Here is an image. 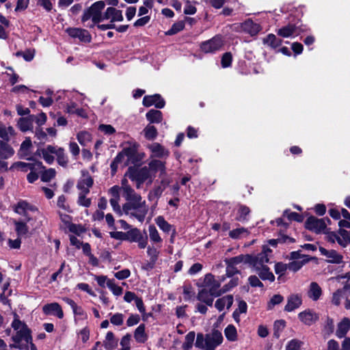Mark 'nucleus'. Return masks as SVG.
<instances>
[{
	"mask_svg": "<svg viewBox=\"0 0 350 350\" xmlns=\"http://www.w3.org/2000/svg\"><path fill=\"white\" fill-rule=\"evenodd\" d=\"M156 224L165 233H170L171 231H174L172 226L161 216H159L156 219Z\"/></svg>",
	"mask_w": 350,
	"mask_h": 350,
	"instance_id": "nucleus-36",
	"label": "nucleus"
},
{
	"mask_svg": "<svg viewBox=\"0 0 350 350\" xmlns=\"http://www.w3.org/2000/svg\"><path fill=\"white\" fill-rule=\"evenodd\" d=\"M223 341L221 334L217 331L204 336L198 334L196 341V346L203 350H215L216 347Z\"/></svg>",
	"mask_w": 350,
	"mask_h": 350,
	"instance_id": "nucleus-4",
	"label": "nucleus"
},
{
	"mask_svg": "<svg viewBox=\"0 0 350 350\" xmlns=\"http://www.w3.org/2000/svg\"><path fill=\"white\" fill-rule=\"evenodd\" d=\"M241 29L251 36L256 35L261 29L260 25L254 23L251 19H247L240 24Z\"/></svg>",
	"mask_w": 350,
	"mask_h": 350,
	"instance_id": "nucleus-21",
	"label": "nucleus"
},
{
	"mask_svg": "<svg viewBox=\"0 0 350 350\" xmlns=\"http://www.w3.org/2000/svg\"><path fill=\"white\" fill-rule=\"evenodd\" d=\"M263 43L272 48H277L282 44V40L277 38L274 34L270 33L263 39Z\"/></svg>",
	"mask_w": 350,
	"mask_h": 350,
	"instance_id": "nucleus-39",
	"label": "nucleus"
},
{
	"mask_svg": "<svg viewBox=\"0 0 350 350\" xmlns=\"http://www.w3.org/2000/svg\"><path fill=\"white\" fill-rule=\"evenodd\" d=\"M103 342L107 349H114L118 345V340L115 339L114 335L111 332L107 333L105 340Z\"/></svg>",
	"mask_w": 350,
	"mask_h": 350,
	"instance_id": "nucleus-37",
	"label": "nucleus"
},
{
	"mask_svg": "<svg viewBox=\"0 0 350 350\" xmlns=\"http://www.w3.org/2000/svg\"><path fill=\"white\" fill-rule=\"evenodd\" d=\"M31 117L33 122H35L38 126L43 125L46 121V116L43 112L37 116L31 115Z\"/></svg>",
	"mask_w": 350,
	"mask_h": 350,
	"instance_id": "nucleus-56",
	"label": "nucleus"
},
{
	"mask_svg": "<svg viewBox=\"0 0 350 350\" xmlns=\"http://www.w3.org/2000/svg\"><path fill=\"white\" fill-rule=\"evenodd\" d=\"M273 326L275 332L274 334L278 337L280 332L284 329L286 326V322L284 320H278L275 321Z\"/></svg>",
	"mask_w": 350,
	"mask_h": 350,
	"instance_id": "nucleus-58",
	"label": "nucleus"
},
{
	"mask_svg": "<svg viewBox=\"0 0 350 350\" xmlns=\"http://www.w3.org/2000/svg\"><path fill=\"white\" fill-rule=\"evenodd\" d=\"M196 12V8L189 1H186L185 6L184 8V13L185 14H194Z\"/></svg>",
	"mask_w": 350,
	"mask_h": 350,
	"instance_id": "nucleus-63",
	"label": "nucleus"
},
{
	"mask_svg": "<svg viewBox=\"0 0 350 350\" xmlns=\"http://www.w3.org/2000/svg\"><path fill=\"white\" fill-rule=\"evenodd\" d=\"M272 251L267 245L262 247V252L257 255H239L225 260L226 263L237 265L240 263L248 264L262 280L273 282L275 276L267 266Z\"/></svg>",
	"mask_w": 350,
	"mask_h": 350,
	"instance_id": "nucleus-1",
	"label": "nucleus"
},
{
	"mask_svg": "<svg viewBox=\"0 0 350 350\" xmlns=\"http://www.w3.org/2000/svg\"><path fill=\"white\" fill-rule=\"evenodd\" d=\"M245 232H247L246 229L244 228H240L231 230L229 232V235L232 239H239L241 237V234Z\"/></svg>",
	"mask_w": 350,
	"mask_h": 350,
	"instance_id": "nucleus-64",
	"label": "nucleus"
},
{
	"mask_svg": "<svg viewBox=\"0 0 350 350\" xmlns=\"http://www.w3.org/2000/svg\"><path fill=\"white\" fill-rule=\"evenodd\" d=\"M224 334L226 338L230 341H234L237 338V329L232 325H228L226 327Z\"/></svg>",
	"mask_w": 350,
	"mask_h": 350,
	"instance_id": "nucleus-41",
	"label": "nucleus"
},
{
	"mask_svg": "<svg viewBox=\"0 0 350 350\" xmlns=\"http://www.w3.org/2000/svg\"><path fill=\"white\" fill-rule=\"evenodd\" d=\"M224 44V40L221 36H215L212 39L204 42L200 45L201 50L206 53H215L219 51Z\"/></svg>",
	"mask_w": 350,
	"mask_h": 350,
	"instance_id": "nucleus-12",
	"label": "nucleus"
},
{
	"mask_svg": "<svg viewBox=\"0 0 350 350\" xmlns=\"http://www.w3.org/2000/svg\"><path fill=\"white\" fill-rule=\"evenodd\" d=\"M107 286L116 296L120 295L122 293V287L116 285L113 280H107Z\"/></svg>",
	"mask_w": 350,
	"mask_h": 350,
	"instance_id": "nucleus-52",
	"label": "nucleus"
},
{
	"mask_svg": "<svg viewBox=\"0 0 350 350\" xmlns=\"http://www.w3.org/2000/svg\"><path fill=\"white\" fill-rule=\"evenodd\" d=\"M15 230L18 236L25 235L29 231L28 226L25 222L14 221Z\"/></svg>",
	"mask_w": 350,
	"mask_h": 350,
	"instance_id": "nucleus-43",
	"label": "nucleus"
},
{
	"mask_svg": "<svg viewBox=\"0 0 350 350\" xmlns=\"http://www.w3.org/2000/svg\"><path fill=\"white\" fill-rule=\"evenodd\" d=\"M319 251L329 262L339 264L342 261V256L334 250H327L321 247Z\"/></svg>",
	"mask_w": 350,
	"mask_h": 350,
	"instance_id": "nucleus-20",
	"label": "nucleus"
},
{
	"mask_svg": "<svg viewBox=\"0 0 350 350\" xmlns=\"http://www.w3.org/2000/svg\"><path fill=\"white\" fill-rule=\"evenodd\" d=\"M57 206L59 208H61L68 212H71V211L70 210V206L66 204V199L65 196L63 195L59 196L58 200H57Z\"/></svg>",
	"mask_w": 350,
	"mask_h": 350,
	"instance_id": "nucleus-61",
	"label": "nucleus"
},
{
	"mask_svg": "<svg viewBox=\"0 0 350 350\" xmlns=\"http://www.w3.org/2000/svg\"><path fill=\"white\" fill-rule=\"evenodd\" d=\"M18 126L23 132L33 129V121L31 115L26 118H21L18 121Z\"/></svg>",
	"mask_w": 350,
	"mask_h": 350,
	"instance_id": "nucleus-33",
	"label": "nucleus"
},
{
	"mask_svg": "<svg viewBox=\"0 0 350 350\" xmlns=\"http://www.w3.org/2000/svg\"><path fill=\"white\" fill-rule=\"evenodd\" d=\"M250 212L249 207L245 205H239L237 210V219L239 221L246 220Z\"/></svg>",
	"mask_w": 350,
	"mask_h": 350,
	"instance_id": "nucleus-45",
	"label": "nucleus"
},
{
	"mask_svg": "<svg viewBox=\"0 0 350 350\" xmlns=\"http://www.w3.org/2000/svg\"><path fill=\"white\" fill-rule=\"evenodd\" d=\"M299 319L306 325H311L319 319V315L311 310H306L298 314Z\"/></svg>",
	"mask_w": 350,
	"mask_h": 350,
	"instance_id": "nucleus-18",
	"label": "nucleus"
},
{
	"mask_svg": "<svg viewBox=\"0 0 350 350\" xmlns=\"http://www.w3.org/2000/svg\"><path fill=\"white\" fill-rule=\"evenodd\" d=\"M88 193H78V200L77 204L79 206H82L84 207H89L91 205L92 200L90 198H87L86 195Z\"/></svg>",
	"mask_w": 350,
	"mask_h": 350,
	"instance_id": "nucleus-50",
	"label": "nucleus"
},
{
	"mask_svg": "<svg viewBox=\"0 0 350 350\" xmlns=\"http://www.w3.org/2000/svg\"><path fill=\"white\" fill-rule=\"evenodd\" d=\"M55 154L57 157L58 163L62 166H66L68 163V159L64 153V150L62 148H57Z\"/></svg>",
	"mask_w": 350,
	"mask_h": 350,
	"instance_id": "nucleus-42",
	"label": "nucleus"
},
{
	"mask_svg": "<svg viewBox=\"0 0 350 350\" xmlns=\"http://www.w3.org/2000/svg\"><path fill=\"white\" fill-rule=\"evenodd\" d=\"M327 221L329 219H327ZM305 226L307 229L316 233L325 232L327 226L326 219L311 216L307 219Z\"/></svg>",
	"mask_w": 350,
	"mask_h": 350,
	"instance_id": "nucleus-11",
	"label": "nucleus"
},
{
	"mask_svg": "<svg viewBox=\"0 0 350 350\" xmlns=\"http://www.w3.org/2000/svg\"><path fill=\"white\" fill-rule=\"evenodd\" d=\"M169 154V152L165 150L163 146L160 144H154V157L157 156L159 157H164Z\"/></svg>",
	"mask_w": 350,
	"mask_h": 350,
	"instance_id": "nucleus-57",
	"label": "nucleus"
},
{
	"mask_svg": "<svg viewBox=\"0 0 350 350\" xmlns=\"http://www.w3.org/2000/svg\"><path fill=\"white\" fill-rule=\"evenodd\" d=\"M110 20L111 23L123 21L122 11L113 7H109L104 12V20Z\"/></svg>",
	"mask_w": 350,
	"mask_h": 350,
	"instance_id": "nucleus-19",
	"label": "nucleus"
},
{
	"mask_svg": "<svg viewBox=\"0 0 350 350\" xmlns=\"http://www.w3.org/2000/svg\"><path fill=\"white\" fill-rule=\"evenodd\" d=\"M322 294V288L317 282H312L310 284L307 295L310 299L316 301L321 298Z\"/></svg>",
	"mask_w": 350,
	"mask_h": 350,
	"instance_id": "nucleus-23",
	"label": "nucleus"
},
{
	"mask_svg": "<svg viewBox=\"0 0 350 350\" xmlns=\"http://www.w3.org/2000/svg\"><path fill=\"white\" fill-rule=\"evenodd\" d=\"M216 296L213 295L211 292L207 291L204 288H202L198 293L197 298L199 301L205 303L208 306H212L214 297Z\"/></svg>",
	"mask_w": 350,
	"mask_h": 350,
	"instance_id": "nucleus-29",
	"label": "nucleus"
},
{
	"mask_svg": "<svg viewBox=\"0 0 350 350\" xmlns=\"http://www.w3.org/2000/svg\"><path fill=\"white\" fill-rule=\"evenodd\" d=\"M138 146L135 144L130 145L129 147L124 148L120 154H124V157H127V165L132 163L135 165H138L144 158V153L137 152Z\"/></svg>",
	"mask_w": 350,
	"mask_h": 350,
	"instance_id": "nucleus-8",
	"label": "nucleus"
},
{
	"mask_svg": "<svg viewBox=\"0 0 350 350\" xmlns=\"http://www.w3.org/2000/svg\"><path fill=\"white\" fill-rule=\"evenodd\" d=\"M302 303L300 296L297 295H292L288 297L287 304L284 307V310L287 312H292L298 308Z\"/></svg>",
	"mask_w": 350,
	"mask_h": 350,
	"instance_id": "nucleus-25",
	"label": "nucleus"
},
{
	"mask_svg": "<svg viewBox=\"0 0 350 350\" xmlns=\"http://www.w3.org/2000/svg\"><path fill=\"white\" fill-rule=\"evenodd\" d=\"M195 339V333L193 332H189L185 339V342L183 345V350H190L193 347V343Z\"/></svg>",
	"mask_w": 350,
	"mask_h": 350,
	"instance_id": "nucleus-46",
	"label": "nucleus"
},
{
	"mask_svg": "<svg viewBox=\"0 0 350 350\" xmlns=\"http://www.w3.org/2000/svg\"><path fill=\"white\" fill-rule=\"evenodd\" d=\"M34 168H35V166L33 163L18 161V162L14 163L10 169V170L18 169L23 172H27L29 170L32 171L34 170Z\"/></svg>",
	"mask_w": 350,
	"mask_h": 350,
	"instance_id": "nucleus-40",
	"label": "nucleus"
},
{
	"mask_svg": "<svg viewBox=\"0 0 350 350\" xmlns=\"http://www.w3.org/2000/svg\"><path fill=\"white\" fill-rule=\"evenodd\" d=\"M77 138L81 146H86L91 142L92 136L87 131H81L77 134Z\"/></svg>",
	"mask_w": 350,
	"mask_h": 350,
	"instance_id": "nucleus-44",
	"label": "nucleus"
},
{
	"mask_svg": "<svg viewBox=\"0 0 350 350\" xmlns=\"http://www.w3.org/2000/svg\"><path fill=\"white\" fill-rule=\"evenodd\" d=\"M124 315L122 313H116L111 316L110 322L116 326H120L123 324Z\"/></svg>",
	"mask_w": 350,
	"mask_h": 350,
	"instance_id": "nucleus-53",
	"label": "nucleus"
},
{
	"mask_svg": "<svg viewBox=\"0 0 350 350\" xmlns=\"http://www.w3.org/2000/svg\"><path fill=\"white\" fill-rule=\"evenodd\" d=\"M122 211L130 217L135 218L142 222L148 213V208L145 200H142L141 198V200L126 202L122 206Z\"/></svg>",
	"mask_w": 350,
	"mask_h": 350,
	"instance_id": "nucleus-3",
	"label": "nucleus"
},
{
	"mask_svg": "<svg viewBox=\"0 0 350 350\" xmlns=\"http://www.w3.org/2000/svg\"><path fill=\"white\" fill-rule=\"evenodd\" d=\"M125 239L131 242H136L141 236V233L137 228L133 229L124 233Z\"/></svg>",
	"mask_w": 350,
	"mask_h": 350,
	"instance_id": "nucleus-47",
	"label": "nucleus"
},
{
	"mask_svg": "<svg viewBox=\"0 0 350 350\" xmlns=\"http://www.w3.org/2000/svg\"><path fill=\"white\" fill-rule=\"evenodd\" d=\"M36 137L40 143H45L47 141V135L42 129L38 128L35 132Z\"/></svg>",
	"mask_w": 350,
	"mask_h": 350,
	"instance_id": "nucleus-62",
	"label": "nucleus"
},
{
	"mask_svg": "<svg viewBox=\"0 0 350 350\" xmlns=\"http://www.w3.org/2000/svg\"><path fill=\"white\" fill-rule=\"evenodd\" d=\"M94 180L87 171L81 172V176L77 181V188L79 193H89L90 188L93 186Z\"/></svg>",
	"mask_w": 350,
	"mask_h": 350,
	"instance_id": "nucleus-13",
	"label": "nucleus"
},
{
	"mask_svg": "<svg viewBox=\"0 0 350 350\" xmlns=\"http://www.w3.org/2000/svg\"><path fill=\"white\" fill-rule=\"evenodd\" d=\"M15 334L12 336V339L14 342H24L29 345L31 341V331L27 325L21 321L17 314H14V320L11 324Z\"/></svg>",
	"mask_w": 350,
	"mask_h": 350,
	"instance_id": "nucleus-5",
	"label": "nucleus"
},
{
	"mask_svg": "<svg viewBox=\"0 0 350 350\" xmlns=\"http://www.w3.org/2000/svg\"><path fill=\"white\" fill-rule=\"evenodd\" d=\"M38 151L48 164L53 163L55 159L53 154H55V152L56 151L55 146L48 145L46 148L38 150Z\"/></svg>",
	"mask_w": 350,
	"mask_h": 350,
	"instance_id": "nucleus-26",
	"label": "nucleus"
},
{
	"mask_svg": "<svg viewBox=\"0 0 350 350\" xmlns=\"http://www.w3.org/2000/svg\"><path fill=\"white\" fill-rule=\"evenodd\" d=\"M233 303V297L231 295H228L219 298L215 303V307L219 312L223 311L225 308L228 310Z\"/></svg>",
	"mask_w": 350,
	"mask_h": 350,
	"instance_id": "nucleus-24",
	"label": "nucleus"
},
{
	"mask_svg": "<svg viewBox=\"0 0 350 350\" xmlns=\"http://www.w3.org/2000/svg\"><path fill=\"white\" fill-rule=\"evenodd\" d=\"M121 191H122V196L127 201L126 202L141 200L142 197L136 193L131 187H126V188L121 189Z\"/></svg>",
	"mask_w": 350,
	"mask_h": 350,
	"instance_id": "nucleus-32",
	"label": "nucleus"
},
{
	"mask_svg": "<svg viewBox=\"0 0 350 350\" xmlns=\"http://www.w3.org/2000/svg\"><path fill=\"white\" fill-rule=\"evenodd\" d=\"M232 60V57L230 53H226L221 57V66L223 68H228L230 66Z\"/></svg>",
	"mask_w": 350,
	"mask_h": 350,
	"instance_id": "nucleus-59",
	"label": "nucleus"
},
{
	"mask_svg": "<svg viewBox=\"0 0 350 350\" xmlns=\"http://www.w3.org/2000/svg\"><path fill=\"white\" fill-rule=\"evenodd\" d=\"M98 129L106 135H111L116 132L115 129L110 124H100Z\"/></svg>",
	"mask_w": 350,
	"mask_h": 350,
	"instance_id": "nucleus-60",
	"label": "nucleus"
},
{
	"mask_svg": "<svg viewBox=\"0 0 350 350\" xmlns=\"http://www.w3.org/2000/svg\"><path fill=\"white\" fill-rule=\"evenodd\" d=\"M154 175L157 173H159V178H161V187L158 189H154V196L161 193L162 190L169 184L170 181L168 178L165 177V173L164 171V165L162 161H157L154 159Z\"/></svg>",
	"mask_w": 350,
	"mask_h": 350,
	"instance_id": "nucleus-15",
	"label": "nucleus"
},
{
	"mask_svg": "<svg viewBox=\"0 0 350 350\" xmlns=\"http://www.w3.org/2000/svg\"><path fill=\"white\" fill-rule=\"evenodd\" d=\"M56 174V172L53 168L45 170L41 174V180L43 182H49L53 179Z\"/></svg>",
	"mask_w": 350,
	"mask_h": 350,
	"instance_id": "nucleus-51",
	"label": "nucleus"
},
{
	"mask_svg": "<svg viewBox=\"0 0 350 350\" xmlns=\"http://www.w3.org/2000/svg\"><path fill=\"white\" fill-rule=\"evenodd\" d=\"M147 119L149 120L150 124L144 130V135L146 139L151 140L153 139V109H150L146 114Z\"/></svg>",
	"mask_w": 350,
	"mask_h": 350,
	"instance_id": "nucleus-31",
	"label": "nucleus"
},
{
	"mask_svg": "<svg viewBox=\"0 0 350 350\" xmlns=\"http://www.w3.org/2000/svg\"><path fill=\"white\" fill-rule=\"evenodd\" d=\"M14 211L16 213L26 217L27 221H30L31 218L27 217V212H36L38 211V208L35 206L29 204L26 200H21L17 202L16 204L14 205Z\"/></svg>",
	"mask_w": 350,
	"mask_h": 350,
	"instance_id": "nucleus-16",
	"label": "nucleus"
},
{
	"mask_svg": "<svg viewBox=\"0 0 350 350\" xmlns=\"http://www.w3.org/2000/svg\"><path fill=\"white\" fill-rule=\"evenodd\" d=\"M32 146L31 141L29 137H27L21 145L18 154L21 157H27L30 154V149Z\"/></svg>",
	"mask_w": 350,
	"mask_h": 350,
	"instance_id": "nucleus-35",
	"label": "nucleus"
},
{
	"mask_svg": "<svg viewBox=\"0 0 350 350\" xmlns=\"http://www.w3.org/2000/svg\"><path fill=\"white\" fill-rule=\"evenodd\" d=\"M221 281L215 279L212 274H206L204 279V286L205 289L211 292L215 296H220L222 293L228 291V288L219 289Z\"/></svg>",
	"mask_w": 350,
	"mask_h": 350,
	"instance_id": "nucleus-9",
	"label": "nucleus"
},
{
	"mask_svg": "<svg viewBox=\"0 0 350 350\" xmlns=\"http://www.w3.org/2000/svg\"><path fill=\"white\" fill-rule=\"evenodd\" d=\"M14 153L13 148L7 143L0 142V157L1 159H7Z\"/></svg>",
	"mask_w": 350,
	"mask_h": 350,
	"instance_id": "nucleus-34",
	"label": "nucleus"
},
{
	"mask_svg": "<svg viewBox=\"0 0 350 350\" xmlns=\"http://www.w3.org/2000/svg\"><path fill=\"white\" fill-rule=\"evenodd\" d=\"M291 258L295 260L288 265V268L293 271H297L300 269L301 267L310 260L308 256L302 254L299 252H293L291 253Z\"/></svg>",
	"mask_w": 350,
	"mask_h": 350,
	"instance_id": "nucleus-14",
	"label": "nucleus"
},
{
	"mask_svg": "<svg viewBox=\"0 0 350 350\" xmlns=\"http://www.w3.org/2000/svg\"><path fill=\"white\" fill-rule=\"evenodd\" d=\"M350 329V319L343 318L338 324L336 335L341 338L344 337Z\"/></svg>",
	"mask_w": 350,
	"mask_h": 350,
	"instance_id": "nucleus-27",
	"label": "nucleus"
},
{
	"mask_svg": "<svg viewBox=\"0 0 350 350\" xmlns=\"http://www.w3.org/2000/svg\"><path fill=\"white\" fill-rule=\"evenodd\" d=\"M42 310L45 314H55L59 319L64 317V312L58 303L54 302L46 304L43 306Z\"/></svg>",
	"mask_w": 350,
	"mask_h": 350,
	"instance_id": "nucleus-22",
	"label": "nucleus"
},
{
	"mask_svg": "<svg viewBox=\"0 0 350 350\" xmlns=\"http://www.w3.org/2000/svg\"><path fill=\"white\" fill-rule=\"evenodd\" d=\"M66 32L70 37L78 38L81 42H90L91 41V36L85 29L80 28H67Z\"/></svg>",
	"mask_w": 350,
	"mask_h": 350,
	"instance_id": "nucleus-17",
	"label": "nucleus"
},
{
	"mask_svg": "<svg viewBox=\"0 0 350 350\" xmlns=\"http://www.w3.org/2000/svg\"><path fill=\"white\" fill-rule=\"evenodd\" d=\"M185 27V23L183 21H178L175 23L172 27L166 32L167 35L171 36L177 33L182 31Z\"/></svg>",
	"mask_w": 350,
	"mask_h": 350,
	"instance_id": "nucleus-49",
	"label": "nucleus"
},
{
	"mask_svg": "<svg viewBox=\"0 0 350 350\" xmlns=\"http://www.w3.org/2000/svg\"><path fill=\"white\" fill-rule=\"evenodd\" d=\"M134 338L138 342H144L147 340L144 325L141 324L137 327L134 332Z\"/></svg>",
	"mask_w": 350,
	"mask_h": 350,
	"instance_id": "nucleus-38",
	"label": "nucleus"
},
{
	"mask_svg": "<svg viewBox=\"0 0 350 350\" xmlns=\"http://www.w3.org/2000/svg\"><path fill=\"white\" fill-rule=\"evenodd\" d=\"M296 27L294 25L288 24L277 30L278 36L282 38H292L296 32Z\"/></svg>",
	"mask_w": 350,
	"mask_h": 350,
	"instance_id": "nucleus-30",
	"label": "nucleus"
},
{
	"mask_svg": "<svg viewBox=\"0 0 350 350\" xmlns=\"http://www.w3.org/2000/svg\"><path fill=\"white\" fill-rule=\"evenodd\" d=\"M329 285L338 288L333 293L332 303L335 306L340 305L342 300L346 301V296H348V291L350 288V273L340 275L329 280Z\"/></svg>",
	"mask_w": 350,
	"mask_h": 350,
	"instance_id": "nucleus-2",
	"label": "nucleus"
},
{
	"mask_svg": "<svg viewBox=\"0 0 350 350\" xmlns=\"http://www.w3.org/2000/svg\"><path fill=\"white\" fill-rule=\"evenodd\" d=\"M284 300V298L280 295H274L270 299L269 302L267 305V308L269 310H271L275 305H278L282 302Z\"/></svg>",
	"mask_w": 350,
	"mask_h": 350,
	"instance_id": "nucleus-55",
	"label": "nucleus"
},
{
	"mask_svg": "<svg viewBox=\"0 0 350 350\" xmlns=\"http://www.w3.org/2000/svg\"><path fill=\"white\" fill-rule=\"evenodd\" d=\"M14 130L12 126H5L0 123V142L7 143L14 135Z\"/></svg>",
	"mask_w": 350,
	"mask_h": 350,
	"instance_id": "nucleus-28",
	"label": "nucleus"
},
{
	"mask_svg": "<svg viewBox=\"0 0 350 350\" xmlns=\"http://www.w3.org/2000/svg\"><path fill=\"white\" fill-rule=\"evenodd\" d=\"M303 342L297 339H293L290 340L286 346V350H299Z\"/></svg>",
	"mask_w": 350,
	"mask_h": 350,
	"instance_id": "nucleus-54",
	"label": "nucleus"
},
{
	"mask_svg": "<svg viewBox=\"0 0 350 350\" xmlns=\"http://www.w3.org/2000/svg\"><path fill=\"white\" fill-rule=\"evenodd\" d=\"M150 172L146 167L138 169L134 167H129L124 176H128L131 180L137 182V187L144 183L150 176Z\"/></svg>",
	"mask_w": 350,
	"mask_h": 350,
	"instance_id": "nucleus-7",
	"label": "nucleus"
},
{
	"mask_svg": "<svg viewBox=\"0 0 350 350\" xmlns=\"http://www.w3.org/2000/svg\"><path fill=\"white\" fill-rule=\"evenodd\" d=\"M326 239L330 243L337 242L342 247L350 244V230L340 229L338 233L330 232L326 233Z\"/></svg>",
	"mask_w": 350,
	"mask_h": 350,
	"instance_id": "nucleus-10",
	"label": "nucleus"
},
{
	"mask_svg": "<svg viewBox=\"0 0 350 350\" xmlns=\"http://www.w3.org/2000/svg\"><path fill=\"white\" fill-rule=\"evenodd\" d=\"M105 6L103 1H98L93 3L88 9L84 11L82 16L81 21L85 23L90 19L92 20V23L88 25L89 27H93L96 24H98L104 21V14L102 11Z\"/></svg>",
	"mask_w": 350,
	"mask_h": 350,
	"instance_id": "nucleus-6",
	"label": "nucleus"
},
{
	"mask_svg": "<svg viewBox=\"0 0 350 350\" xmlns=\"http://www.w3.org/2000/svg\"><path fill=\"white\" fill-rule=\"evenodd\" d=\"M283 216L284 217H286L289 221H296L298 222H301L303 221L302 215L295 212H291L289 210L284 211Z\"/></svg>",
	"mask_w": 350,
	"mask_h": 350,
	"instance_id": "nucleus-48",
	"label": "nucleus"
}]
</instances>
